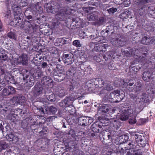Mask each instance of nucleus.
<instances>
[{"label":"nucleus","instance_id":"obj_1","mask_svg":"<svg viewBox=\"0 0 155 155\" xmlns=\"http://www.w3.org/2000/svg\"><path fill=\"white\" fill-rule=\"evenodd\" d=\"M23 16L17 20L12 21L10 22V25L12 26H18L21 28H24L26 33H32L34 32V26L31 24L28 21H23Z\"/></svg>","mask_w":155,"mask_h":155},{"label":"nucleus","instance_id":"obj_2","mask_svg":"<svg viewBox=\"0 0 155 155\" xmlns=\"http://www.w3.org/2000/svg\"><path fill=\"white\" fill-rule=\"evenodd\" d=\"M71 10L68 7L59 6L58 11L55 15V17L58 20L64 21L66 18V15L70 14Z\"/></svg>","mask_w":155,"mask_h":155},{"label":"nucleus","instance_id":"obj_3","mask_svg":"<svg viewBox=\"0 0 155 155\" xmlns=\"http://www.w3.org/2000/svg\"><path fill=\"white\" fill-rule=\"evenodd\" d=\"M124 92H121L119 90L113 91L110 93L108 97L109 101L111 102H118L122 101L125 95Z\"/></svg>","mask_w":155,"mask_h":155},{"label":"nucleus","instance_id":"obj_4","mask_svg":"<svg viewBox=\"0 0 155 155\" xmlns=\"http://www.w3.org/2000/svg\"><path fill=\"white\" fill-rule=\"evenodd\" d=\"M132 136H134L136 143L138 145L141 147H144L147 143L148 140L146 137L142 133L139 132H135Z\"/></svg>","mask_w":155,"mask_h":155},{"label":"nucleus","instance_id":"obj_5","mask_svg":"<svg viewBox=\"0 0 155 155\" xmlns=\"http://www.w3.org/2000/svg\"><path fill=\"white\" fill-rule=\"evenodd\" d=\"M112 34L110 36V42L114 45L117 47L123 46L125 44L127 39L124 37H119L118 38H115V34L113 32H112Z\"/></svg>","mask_w":155,"mask_h":155},{"label":"nucleus","instance_id":"obj_6","mask_svg":"<svg viewBox=\"0 0 155 155\" xmlns=\"http://www.w3.org/2000/svg\"><path fill=\"white\" fill-rule=\"evenodd\" d=\"M137 107L141 110L145 106L146 103L149 102V95L143 92L141 94L140 98L137 100Z\"/></svg>","mask_w":155,"mask_h":155},{"label":"nucleus","instance_id":"obj_7","mask_svg":"<svg viewBox=\"0 0 155 155\" xmlns=\"http://www.w3.org/2000/svg\"><path fill=\"white\" fill-rule=\"evenodd\" d=\"M12 8L14 12V18L12 21L18 20L19 18H22L23 15L22 13L20 8L15 3L13 4Z\"/></svg>","mask_w":155,"mask_h":155},{"label":"nucleus","instance_id":"obj_8","mask_svg":"<svg viewBox=\"0 0 155 155\" xmlns=\"http://www.w3.org/2000/svg\"><path fill=\"white\" fill-rule=\"evenodd\" d=\"M93 122V120L91 117L83 116L79 118L78 123L80 125L85 126L90 124Z\"/></svg>","mask_w":155,"mask_h":155},{"label":"nucleus","instance_id":"obj_9","mask_svg":"<svg viewBox=\"0 0 155 155\" xmlns=\"http://www.w3.org/2000/svg\"><path fill=\"white\" fill-rule=\"evenodd\" d=\"M43 87L39 83H37L32 90L33 95L34 97H37L42 93Z\"/></svg>","mask_w":155,"mask_h":155},{"label":"nucleus","instance_id":"obj_10","mask_svg":"<svg viewBox=\"0 0 155 155\" xmlns=\"http://www.w3.org/2000/svg\"><path fill=\"white\" fill-rule=\"evenodd\" d=\"M83 97V96H81L78 97L77 96L74 95H71L66 97L64 99V103L65 104L66 108L71 106V105H72L73 103L76 99L78 98H82Z\"/></svg>","mask_w":155,"mask_h":155},{"label":"nucleus","instance_id":"obj_11","mask_svg":"<svg viewBox=\"0 0 155 155\" xmlns=\"http://www.w3.org/2000/svg\"><path fill=\"white\" fill-rule=\"evenodd\" d=\"M23 79L25 81L26 84L30 87L33 86L34 84L35 80L31 73H29L28 74H24Z\"/></svg>","mask_w":155,"mask_h":155},{"label":"nucleus","instance_id":"obj_12","mask_svg":"<svg viewBox=\"0 0 155 155\" xmlns=\"http://www.w3.org/2000/svg\"><path fill=\"white\" fill-rule=\"evenodd\" d=\"M59 6H60L59 5H55L49 3H46L45 5L47 12L52 14H55L58 11Z\"/></svg>","mask_w":155,"mask_h":155},{"label":"nucleus","instance_id":"obj_13","mask_svg":"<svg viewBox=\"0 0 155 155\" xmlns=\"http://www.w3.org/2000/svg\"><path fill=\"white\" fill-rule=\"evenodd\" d=\"M62 59L64 63L67 65L71 64L74 60L73 54L71 53L64 54Z\"/></svg>","mask_w":155,"mask_h":155},{"label":"nucleus","instance_id":"obj_14","mask_svg":"<svg viewBox=\"0 0 155 155\" xmlns=\"http://www.w3.org/2000/svg\"><path fill=\"white\" fill-rule=\"evenodd\" d=\"M150 2V0H138L135 2V4L139 8V12L141 10L144 9L147 5H145Z\"/></svg>","mask_w":155,"mask_h":155},{"label":"nucleus","instance_id":"obj_15","mask_svg":"<svg viewBox=\"0 0 155 155\" xmlns=\"http://www.w3.org/2000/svg\"><path fill=\"white\" fill-rule=\"evenodd\" d=\"M45 91V95L49 101L51 102L55 101V95L53 92L51 91L50 89H47Z\"/></svg>","mask_w":155,"mask_h":155},{"label":"nucleus","instance_id":"obj_16","mask_svg":"<svg viewBox=\"0 0 155 155\" xmlns=\"http://www.w3.org/2000/svg\"><path fill=\"white\" fill-rule=\"evenodd\" d=\"M41 82L44 85H47L48 86L51 87L54 85V81L49 76H45L41 79Z\"/></svg>","mask_w":155,"mask_h":155},{"label":"nucleus","instance_id":"obj_17","mask_svg":"<svg viewBox=\"0 0 155 155\" xmlns=\"http://www.w3.org/2000/svg\"><path fill=\"white\" fill-rule=\"evenodd\" d=\"M56 43L58 44V45H64L69 44L71 42V38H57Z\"/></svg>","mask_w":155,"mask_h":155},{"label":"nucleus","instance_id":"obj_18","mask_svg":"<svg viewBox=\"0 0 155 155\" xmlns=\"http://www.w3.org/2000/svg\"><path fill=\"white\" fill-rule=\"evenodd\" d=\"M103 87L104 89L101 90L100 92V94H103L105 93L106 90L107 91H110L113 89L112 86L111 85V83L109 81H105L103 83Z\"/></svg>","mask_w":155,"mask_h":155},{"label":"nucleus","instance_id":"obj_19","mask_svg":"<svg viewBox=\"0 0 155 155\" xmlns=\"http://www.w3.org/2000/svg\"><path fill=\"white\" fill-rule=\"evenodd\" d=\"M92 85L95 86L96 87L101 88L103 87L104 81L101 78H96L93 79L91 81Z\"/></svg>","mask_w":155,"mask_h":155},{"label":"nucleus","instance_id":"obj_20","mask_svg":"<svg viewBox=\"0 0 155 155\" xmlns=\"http://www.w3.org/2000/svg\"><path fill=\"white\" fill-rule=\"evenodd\" d=\"M122 90L125 91H133V87H129L128 86V83L124 82L123 80H121L119 83Z\"/></svg>","mask_w":155,"mask_h":155},{"label":"nucleus","instance_id":"obj_21","mask_svg":"<svg viewBox=\"0 0 155 155\" xmlns=\"http://www.w3.org/2000/svg\"><path fill=\"white\" fill-rule=\"evenodd\" d=\"M101 125L99 124V123L96 121L93 123L91 126V129L93 132L99 133L101 129H102Z\"/></svg>","mask_w":155,"mask_h":155},{"label":"nucleus","instance_id":"obj_22","mask_svg":"<svg viewBox=\"0 0 155 155\" xmlns=\"http://www.w3.org/2000/svg\"><path fill=\"white\" fill-rule=\"evenodd\" d=\"M6 138L9 141L12 142L13 143H15L18 141V137L14 135L13 133L12 132H10L9 134H7Z\"/></svg>","mask_w":155,"mask_h":155},{"label":"nucleus","instance_id":"obj_23","mask_svg":"<svg viewBox=\"0 0 155 155\" xmlns=\"http://www.w3.org/2000/svg\"><path fill=\"white\" fill-rule=\"evenodd\" d=\"M99 14L97 11H94L87 15V18L90 21H96L99 16Z\"/></svg>","mask_w":155,"mask_h":155},{"label":"nucleus","instance_id":"obj_24","mask_svg":"<svg viewBox=\"0 0 155 155\" xmlns=\"http://www.w3.org/2000/svg\"><path fill=\"white\" fill-rule=\"evenodd\" d=\"M45 114L49 115L51 114H55L57 110L56 108L52 106H46L45 107Z\"/></svg>","mask_w":155,"mask_h":155},{"label":"nucleus","instance_id":"obj_25","mask_svg":"<svg viewBox=\"0 0 155 155\" xmlns=\"http://www.w3.org/2000/svg\"><path fill=\"white\" fill-rule=\"evenodd\" d=\"M28 62V60L26 55H22L17 59V62L18 64L21 63L23 65H27Z\"/></svg>","mask_w":155,"mask_h":155},{"label":"nucleus","instance_id":"obj_26","mask_svg":"<svg viewBox=\"0 0 155 155\" xmlns=\"http://www.w3.org/2000/svg\"><path fill=\"white\" fill-rule=\"evenodd\" d=\"M107 47L108 46L107 45L104 44L98 45V46H96L94 48V50L98 52H105L106 51V47Z\"/></svg>","mask_w":155,"mask_h":155},{"label":"nucleus","instance_id":"obj_27","mask_svg":"<svg viewBox=\"0 0 155 155\" xmlns=\"http://www.w3.org/2000/svg\"><path fill=\"white\" fill-rule=\"evenodd\" d=\"M35 80L39 79L43 75L41 70L39 69L35 71L32 74Z\"/></svg>","mask_w":155,"mask_h":155},{"label":"nucleus","instance_id":"obj_28","mask_svg":"<svg viewBox=\"0 0 155 155\" xmlns=\"http://www.w3.org/2000/svg\"><path fill=\"white\" fill-rule=\"evenodd\" d=\"M4 78L8 82L15 84H16L17 83L15 81L13 77L8 72L5 73Z\"/></svg>","mask_w":155,"mask_h":155},{"label":"nucleus","instance_id":"obj_29","mask_svg":"<svg viewBox=\"0 0 155 155\" xmlns=\"http://www.w3.org/2000/svg\"><path fill=\"white\" fill-rule=\"evenodd\" d=\"M43 60V58H42L40 55L36 54V57L33 58L31 62L32 63H33L36 66H37Z\"/></svg>","mask_w":155,"mask_h":155},{"label":"nucleus","instance_id":"obj_30","mask_svg":"<svg viewBox=\"0 0 155 155\" xmlns=\"http://www.w3.org/2000/svg\"><path fill=\"white\" fill-rule=\"evenodd\" d=\"M151 74L148 71L144 72L142 74V78L144 81L147 82L149 81L151 79Z\"/></svg>","mask_w":155,"mask_h":155},{"label":"nucleus","instance_id":"obj_31","mask_svg":"<svg viewBox=\"0 0 155 155\" xmlns=\"http://www.w3.org/2000/svg\"><path fill=\"white\" fill-rule=\"evenodd\" d=\"M105 22V19L103 17H98L97 19L94 22L95 25L100 26L103 25Z\"/></svg>","mask_w":155,"mask_h":155},{"label":"nucleus","instance_id":"obj_32","mask_svg":"<svg viewBox=\"0 0 155 155\" xmlns=\"http://www.w3.org/2000/svg\"><path fill=\"white\" fill-rule=\"evenodd\" d=\"M128 137L126 135H121L117 139L118 142V144H121L126 142L128 139Z\"/></svg>","mask_w":155,"mask_h":155},{"label":"nucleus","instance_id":"obj_33","mask_svg":"<svg viewBox=\"0 0 155 155\" xmlns=\"http://www.w3.org/2000/svg\"><path fill=\"white\" fill-rule=\"evenodd\" d=\"M7 52L3 48L0 50V58L3 60L5 61L8 60V57L7 55Z\"/></svg>","mask_w":155,"mask_h":155},{"label":"nucleus","instance_id":"obj_34","mask_svg":"<svg viewBox=\"0 0 155 155\" xmlns=\"http://www.w3.org/2000/svg\"><path fill=\"white\" fill-rule=\"evenodd\" d=\"M57 94L61 98L63 97L66 94L64 88L59 87L57 90Z\"/></svg>","mask_w":155,"mask_h":155},{"label":"nucleus","instance_id":"obj_35","mask_svg":"<svg viewBox=\"0 0 155 155\" xmlns=\"http://www.w3.org/2000/svg\"><path fill=\"white\" fill-rule=\"evenodd\" d=\"M13 99L19 104L24 103L25 100V97L22 95L15 96L13 97Z\"/></svg>","mask_w":155,"mask_h":155},{"label":"nucleus","instance_id":"obj_36","mask_svg":"<svg viewBox=\"0 0 155 155\" xmlns=\"http://www.w3.org/2000/svg\"><path fill=\"white\" fill-rule=\"evenodd\" d=\"M65 77L64 74L59 73V74L55 75L54 79L56 81L61 82L65 78Z\"/></svg>","mask_w":155,"mask_h":155},{"label":"nucleus","instance_id":"obj_37","mask_svg":"<svg viewBox=\"0 0 155 155\" xmlns=\"http://www.w3.org/2000/svg\"><path fill=\"white\" fill-rule=\"evenodd\" d=\"M5 45V48L7 49L15 51V48L13 42H12L11 40L8 41V43H6Z\"/></svg>","mask_w":155,"mask_h":155},{"label":"nucleus","instance_id":"obj_38","mask_svg":"<svg viewBox=\"0 0 155 155\" xmlns=\"http://www.w3.org/2000/svg\"><path fill=\"white\" fill-rule=\"evenodd\" d=\"M99 123L100 125H101V127L102 128L101 130L103 129V127L108 126L109 124V121L108 120L105 119H102L100 120Z\"/></svg>","mask_w":155,"mask_h":155},{"label":"nucleus","instance_id":"obj_39","mask_svg":"<svg viewBox=\"0 0 155 155\" xmlns=\"http://www.w3.org/2000/svg\"><path fill=\"white\" fill-rule=\"evenodd\" d=\"M40 103V102L36 101L34 102V105L37 108V110H39L40 111L42 112L43 114H45V107H44V108L43 107H38V105H39Z\"/></svg>","mask_w":155,"mask_h":155},{"label":"nucleus","instance_id":"obj_40","mask_svg":"<svg viewBox=\"0 0 155 155\" xmlns=\"http://www.w3.org/2000/svg\"><path fill=\"white\" fill-rule=\"evenodd\" d=\"M76 68L73 67H71L68 71L66 72V74L69 77L72 76L75 73Z\"/></svg>","mask_w":155,"mask_h":155},{"label":"nucleus","instance_id":"obj_41","mask_svg":"<svg viewBox=\"0 0 155 155\" xmlns=\"http://www.w3.org/2000/svg\"><path fill=\"white\" fill-rule=\"evenodd\" d=\"M149 13L155 19V7L149 6L147 9Z\"/></svg>","mask_w":155,"mask_h":155},{"label":"nucleus","instance_id":"obj_42","mask_svg":"<svg viewBox=\"0 0 155 155\" xmlns=\"http://www.w3.org/2000/svg\"><path fill=\"white\" fill-rule=\"evenodd\" d=\"M34 10L38 12H42V8L39 3L35 4L34 5Z\"/></svg>","mask_w":155,"mask_h":155},{"label":"nucleus","instance_id":"obj_43","mask_svg":"<svg viewBox=\"0 0 155 155\" xmlns=\"http://www.w3.org/2000/svg\"><path fill=\"white\" fill-rule=\"evenodd\" d=\"M8 147V144L5 141H0V151L5 149Z\"/></svg>","mask_w":155,"mask_h":155},{"label":"nucleus","instance_id":"obj_44","mask_svg":"<svg viewBox=\"0 0 155 155\" xmlns=\"http://www.w3.org/2000/svg\"><path fill=\"white\" fill-rule=\"evenodd\" d=\"M89 37L92 40H94V43L98 42L100 41V37L97 34H93L90 36Z\"/></svg>","mask_w":155,"mask_h":155},{"label":"nucleus","instance_id":"obj_45","mask_svg":"<svg viewBox=\"0 0 155 155\" xmlns=\"http://www.w3.org/2000/svg\"><path fill=\"white\" fill-rule=\"evenodd\" d=\"M125 54L127 56H130L132 54H135L133 50L130 48H127L124 51Z\"/></svg>","mask_w":155,"mask_h":155},{"label":"nucleus","instance_id":"obj_46","mask_svg":"<svg viewBox=\"0 0 155 155\" xmlns=\"http://www.w3.org/2000/svg\"><path fill=\"white\" fill-rule=\"evenodd\" d=\"M78 86V84L75 81H73L71 82V84H70L68 87V89L69 91H73L74 88Z\"/></svg>","mask_w":155,"mask_h":155},{"label":"nucleus","instance_id":"obj_47","mask_svg":"<svg viewBox=\"0 0 155 155\" xmlns=\"http://www.w3.org/2000/svg\"><path fill=\"white\" fill-rule=\"evenodd\" d=\"M72 22L74 24H75L76 26L79 27L81 26V20L78 18H72Z\"/></svg>","mask_w":155,"mask_h":155},{"label":"nucleus","instance_id":"obj_48","mask_svg":"<svg viewBox=\"0 0 155 155\" xmlns=\"http://www.w3.org/2000/svg\"><path fill=\"white\" fill-rule=\"evenodd\" d=\"M128 118V116L127 113H122L120 115L119 119L122 121H125Z\"/></svg>","mask_w":155,"mask_h":155},{"label":"nucleus","instance_id":"obj_49","mask_svg":"<svg viewBox=\"0 0 155 155\" xmlns=\"http://www.w3.org/2000/svg\"><path fill=\"white\" fill-rule=\"evenodd\" d=\"M130 99L134 101L137 105V102L136 101L139 99V98L137 97V94H134L133 93H130Z\"/></svg>","mask_w":155,"mask_h":155},{"label":"nucleus","instance_id":"obj_50","mask_svg":"<svg viewBox=\"0 0 155 155\" xmlns=\"http://www.w3.org/2000/svg\"><path fill=\"white\" fill-rule=\"evenodd\" d=\"M7 36L11 39L15 41L16 40V36L15 32L10 31L8 34Z\"/></svg>","mask_w":155,"mask_h":155},{"label":"nucleus","instance_id":"obj_51","mask_svg":"<svg viewBox=\"0 0 155 155\" xmlns=\"http://www.w3.org/2000/svg\"><path fill=\"white\" fill-rule=\"evenodd\" d=\"M62 147H59L57 146L54 147L53 150L54 154L56 155H60L61 154V149Z\"/></svg>","mask_w":155,"mask_h":155},{"label":"nucleus","instance_id":"obj_52","mask_svg":"<svg viewBox=\"0 0 155 155\" xmlns=\"http://www.w3.org/2000/svg\"><path fill=\"white\" fill-rule=\"evenodd\" d=\"M66 109L70 114H73L75 113V108L73 105L66 107Z\"/></svg>","mask_w":155,"mask_h":155},{"label":"nucleus","instance_id":"obj_53","mask_svg":"<svg viewBox=\"0 0 155 155\" xmlns=\"http://www.w3.org/2000/svg\"><path fill=\"white\" fill-rule=\"evenodd\" d=\"M8 91L10 95L12 94L15 92V88L12 86H7Z\"/></svg>","mask_w":155,"mask_h":155},{"label":"nucleus","instance_id":"obj_54","mask_svg":"<svg viewBox=\"0 0 155 155\" xmlns=\"http://www.w3.org/2000/svg\"><path fill=\"white\" fill-rule=\"evenodd\" d=\"M149 38L145 36L143 38L142 40H141V42L142 44L147 45L149 44V41H150Z\"/></svg>","mask_w":155,"mask_h":155},{"label":"nucleus","instance_id":"obj_55","mask_svg":"<svg viewBox=\"0 0 155 155\" xmlns=\"http://www.w3.org/2000/svg\"><path fill=\"white\" fill-rule=\"evenodd\" d=\"M56 68L60 73H63L64 71V67L61 65H57Z\"/></svg>","mask_w":155,"mask_h":155},{"label":"nucleus","instance_id":"obj_56","mask_svg":"<svg viewBox=\"0 0 155 155\" xmlns=\"http://www.w3.org/2000/svg\"><path fill=\"white\" fill-rule=\"evenodd\" d=\"M17 115L15 114H12L11 115L10 119L12 122L15 123L16 122L17 120Z\"/></svg>","mask_w":155,"mask_h":155},{"label":"nucleus","instance_id":"obj_57","mask_svg":"<svg viewBox=\"0 0 155 155\" xmlns=\"http://www.w3.org/2000/svg\"><path fill=\"white\" fill-rule=\"evenodd\" d=\"M100 110L101 111L102 113H106L109 111V110L107 107L105 105L101 107Z\"/></svg>","mask_w":155,"mask_h":155},{"label":"nucleus","instance_id":"obj_58","mask_svg":"<svg viewBox=\"0 0 155 155\" xmlns=\"http://www.w3.org/2000/svg\"><path fill=\"white\" fill-rule=\"evenodd\" d=\"M48 131V128L46 127H45L43 128L42 130L39 132V134L41 136H43L44 134H46Z\"/></svg>","mask_w":155,"mask_h":155},{"label":"nucleus","instance_id":"obj_59","mask_svg":"<svg viewBox=\"0 0 155 155\" xmlns=\"http://www.w3.org/2000/svg\"><path fill=\"white\" fill-rule=\"evenodd\" d=\"M108 68L110 70H115V63L113 62H110L108 64Z\"/></svg>","mask_w":155,"mask_h":155},{"label":"nucleus","instance_id":"obj_60","mask_svg":"<svg viewBox=\"0 0 155 155\" xmlns=\"http://www.w3.org/2000/svg\"><path fill=\"white\" fill-rule=\"evenodd\" d=\"M118 123L116 121V120H114L110 122V126L114 127L116 128L117 127V124Z\"/></svg>","mask_w":155,"mask_h":155},{"label":"nucleus","instance_id":"obj_61","mask_svg":"<svg viewBox=\"0 0 155 155\" xmlns=\"http://www.w3.org/2000/svg\"><path fill=\"white\" fill-rule=\"evenodd\" d=\"M135 118V116H134L132 118H129V124H135L137 121L136 119Z\"/></svg>","mask_w":155,"mask_h":155},{"label":"nucleus","instance_id":"obj_62","mask_svg":"<svg viewBox=\"0 0 155 155\" xmlns=\"http://www.w3.org/2000/svg\"><path fill=\"white\" fill-rule=\"evenodd\" d=\"M134 150H132L129 149L128 151H125L124 155H134Z\"/></svg>","mask_w":155,"mask_h":155},{"label":"nucleus","instance_id":"obj_63","mask_svg":"<svg viewBox=\"0 0 155 155\" xmlns=\"http://www.w3.org/2000/svg\"><path fill=\"white\" fill-rule=\"evenodd\" d=\"M85 4H87L91 5H93L97 6L98 5V4L97 3L94 2L92 0H90L85 3Z\"/></svg>","mask_w":155,"mask_h":155},{"label":"nucleus","instance_id":"obj_64","mask_svg":"<svg viewBox=\"0 0 155 155\" xmlns=\"http://www.w3.org/2000/svg\"><path fill=\"white\" fill-rule=\"evenodd\" d=\"M107 11L110 14H113L114 12L117 11V8H112L109 9H107Z\"/></svg>","mask_w":155,"mask_h":155}]
</instances>
